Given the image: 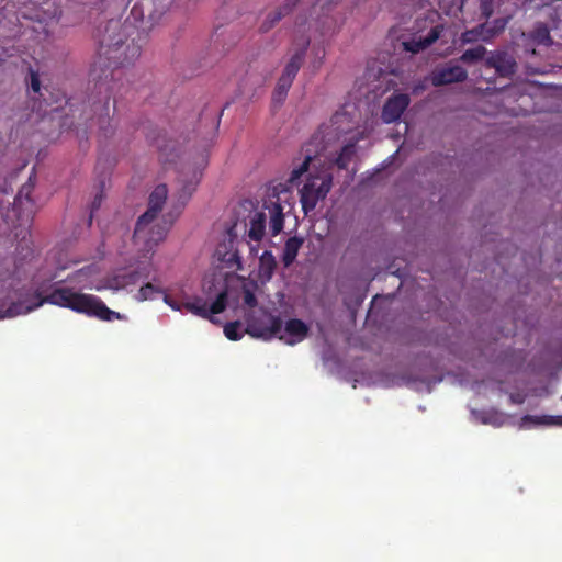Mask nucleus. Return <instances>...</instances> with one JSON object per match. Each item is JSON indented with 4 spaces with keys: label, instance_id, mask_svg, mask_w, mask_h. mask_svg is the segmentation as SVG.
Returning a JSON list of instances; mask_svg holds the SVG:
<instances>
[{
    "label": "nucleus",
    "instance_id": "412c9836",
    "mask_svg": "<svg viewBox=\"0 0 562 562\" xmlns=\"http://www.w3.org/2000/svg\"><path fill=\"white\" fill-rule=\"evenodd\" d=\"M509 19H510L509 16H506V18H497V19H494L493 21L485 20V22L482 23V25L485 26V29H484L485 38H487L490 42L494 37L502 34L505 31V29L509 22Z\"/></svg>",
    "mask_w": 562,
    "mask_h": 562
},
{
    "label": "nucleus",
    "instance_id": "0eeeda50",
    "mask_svg": "<svg viewBox=\"0 0 562 562\" xmlns=\"http://www.w3.org/2000/svg\"><path fill=\"white\" fill-rule=\"evenodd\" d=\"M333 186L330 168L310 172L306 182L300 190V202L305 215L312 212L321 200H324Z\"/></svg>",
    "mask_w": 562,
    "mask_h": 562
},
{
    "label": "nucleus",
    "instance_id": "dca6fc26",
    "mask_svg": "<svg viewBox=\"0 0 562 562\" xmlns=\"http://www.w3.org/2000/svg\"><path fill=\"white\" fill-rule=\"evenodd\" d=\"M411 99L405 93L392 94L383 105L381 117L384 123H394L398 121L408 108Z\"/></svg>",
    "mask_w": 562,
    "mask_h": 562
},
{
    "label": "nucleus",
    "instance_id": "2eb2a0df",
    "mask_svg": "<svg viewBox=\"0 0 562 562\" xmlns=\"http://www.w3.org/2000/svg\"><path fill=\"white\" fill-rule=\"evenodd\" d=\"M485 66L494 68L499 77H512L517 70L515 58L504 50L492 52L485 58Z\"/></svg>",
    "mask_w": 562,
    "mask_h": 562
},
{
    "label": "nucleus",
    "instance_id": "2f4dec72",
    "mask_svg": "<svg viewBox=\"0 0 562 562\" xmlns=\"http://www.w3.org/2000/svg\"><path fill=\"white\" fill-rule=\"evenodd\" d=\"M140 279L139 271H131L127 273L120 274L115 278V282L117 285L125 286L131 284H136Z\"/></svg>",
    "mask_w": 562,
    "mask_h": 562
},
{
    "label": "nucleus",
    "instance_id": "7ed1b4c3",
    "mask_svg": "<svg viewBox=\"0 0 562 562\" xmlns=\"http://www.w3.org/2000/svg\"><path fill=\"white\" fill-rule=\"evenodd\" d=\"M60 15V0H3L0 8V61H3L2 55H13V47L7 46L5 42L24 33L20 18L47 24Z\"/></svg>",
    "mask_w": 562,
    "mask_h": 562
},
{
    "label": "nucleus",
    "instance_id": "f3484780",
    "mask_svg": "<svg viewBox=\"0 0 562 562\" xmlns=\"http://www.w3.org/2000/svg\"><path fill=\"white\" fill-rule=\"evenodd\" d=\"M443 24H437L430 29L426 36L413 37L403 42V48L412 54H417L432 45L443 32Z\"/></svg>",
    "mask_w": 562,
    "mask_h": 562
},
{
    "label": "nucleus",
    "instance_id": "4468645a",
    "mask_svg": "<svg viewBox=\"0 0 562 562\" xmlns=\"http://www.w3.org/2000/svg\"><path fill=\"white\" fill-rule=\"evenodd\" d=\"M310 42V37L305 34L295 36L292 44L294 53L291 56L289 63L285 65L282 76L294 80L302 66Z\"/></svg>",
    "mask_w": 562,
    "mask_h": 562
},
{
    "label": "nucleus",
    "instance_id": "cd10ccee",
    "mask_svg": "<svg viewBox=\"0 0 562 562\" xmlns=\"http://www.w3.org/2000/svg\"><path fill=\"white\" fill-rule=\"evenodd\" d=\"M29 92H33L38 97H42V83L40 75L32 67H29V76L25 79Z\"/></svg>",
    "mask_w": 562,
    "mask_h": 562
},
{
    "label": "nucleus",
    "instance_id": "c9c22d12",
    "mask_svg": "<svg viewBox=\"0 0 562 562\" xmlns=\"http://www.w3.org/2000/svg\"><path fill=\"white\" fill-rule=\"evenodd\" d=\"M243 300L244 304L250 308L257 306L258 304L255 293L248 288H244L243 290Z\"/></svg>",
    "mask_w": 562,
    "mask_h": 562
},
{
    "label": "nucleus",
    "instance_id": "7c9ffc66",
    "mask_svg": "<svg viewBox=\"0 0 562 562\" xmlns=\"http://www.w3.org/2000/svg\"><path fill=\"white\" fill-rule=\"evenodd\" d=\"M162 292H164V291H162L160 288H158V286L154 285V284H153V283H150V282H147L146 284H144V285L138 290V292H137V294H136V299H137V301L143 302V301H147V300L153 299V295H154L155 293H162Z\"/></svg>",
    "mask_w": 562,
    "mask_h": 562
},
{
    "label": "nucleus",
    "instance_id": "6e6552de",
    "mask_svg": "<svg viewBox=\"0 0 562 562\" xmlns=\"http://www.w3.org/2000/svg\"><path fill=\"white\" fill-rule=\"evenodd\" d=\"M13 272L7 259L0 260V319L30 312L18 299L14 288Z\"/></svg>",
    "mask_w": 562,
    "mask_h": 562
},
{
    "label": "nucleus",
    "instance_id": "a19ab883",
    "mask_svg": "<svg viewBox=\"0 0 562 562\" xmlns=\"http://www.w3.org/2000/svg\"><path fill=\"white\" fill-rule=\"evenodd\" d=\"M136 271L140 272V279H147L150 276V267L148 266H139Z\"/></svg>",
    "mask_w": 562,
    "mask_h": 562
},
{
    "label": "nucleus",
    "instance_id": "20e7f679",
    "mask_svg": "<svg viewBox=\"0 0 562 562\" xmlns=\"http://www.w3.org/2000/svg\"><path fill=\"white\" fill-rule=\"evenodd\" d=\"M34 179L35 176L31 175L27 182L21 187L14 198L12 207L4 210L2 205L0 206L1 216L7 223L8 228L14 234L15 238H20L19 247H21L23 251L25 250L23 255L24 259L32 256L33 252L29 237L31 235L30 227L35 214V203L31 199L35 187Z\"/></svg>",
    "mask_w": 562,
    "mask_h": 562
},
{
    "label": "nucleus",
    "instance_id": "37998d69",
    "mask_svg": "<svg viewBox=\"0 0 562 562\" xmlns=\"http://www.w3.org/2000/svg\"><path fill=\"white\" fill-rule=\"evenodd\" d=\"M137 10H138V4H137V3H135V4L133 5V8H132L131 13H132L133 15H136Z\"/></svg>",
    "mask_w": 562,
    "mask_h": 562
},
{
    "label": "nucleus",
    "instance_id": "ea45409f",
    "mask_svg": "<svg viewBox=\"0 0 562 562\" xmlns=\"http://www.w3.org/2000/svg\"><path fill=\"white\" fill-rule=\"evenodd\" d=\"M101 202H102V193H99L98 195H95L93 202H92V205H91V214L93 213L94 210H98L101 205ZM92 220V215L90 216V221Z\"/></svg>",
    "mask_w": 562,
    "mask_h": 562
},
{
    "label": "nucleus",
    "instance_id": "72a5a7b5",
    "mask_svg": "<svg viewBox=\"0 0 562 562\" xmlns=\"http://www.w3.org/2000/svg\"><path fill=\"white\" fill-rule=\"evenodd\" d=\"M496 4L497 0H480V16L482 19L488 20L493 15Z\"/></svg>",
    "mask_w": 562,
    "mask_h": 562
},
{
    "label": "nucleus",
    "instance_id": "1a4fd4ad",
    "mask_svg": "<svg viewBox=\"0 0 562 562\" xmlns=\"http://www.w3.org/2000/svg\"><path fill=\"white\" fill-rule=\"evenodd\" d=\"M331 4L348 5L347 0H286L285 3L274 12L269 13L260 25V31L266 33L270 31L282 18L290 14L294 9L300 11L310 10V15L317 14L318 10L325 14L329 11Z\"/></svg>",
    "mask_w": 562,
    "mask_h": 562
},
{
    "label": "nucleus",
    "instance_id": "a211bd4d",
    "mask_svg": "<svg viewBox=\"0 0 562 562\" xmlns=\"http://www.w3.org/2000/svg\"><path fill=\"white\" fill-rule=\"evenodd\" d=\"M308 326L299 318L289 319L284 325V334L289 336L285 338L288 345H295L303 341L308 335Z\"/></svg>",
    "mask_w": 562,
    "mask_h": 562
},
{
    "label": "nucleus",
    "instance_id": "f03ea898",
    "mask_svg": "<svg viewBox=\"0 0 562 562\" xmlns=\"http://www.w3.org/2000/svg\"><path fill=\"white\" fill-rule=\"evenodd\" d=\"M193 190L194 187L191 184L184 186L180 195V199H182L181 205L158 218V214L168 196V188L166 184H158L154 189L149 195L148 209L138 217L133 235L134 243L143 257L151 256L159 243L165 240Z\"/></svg>",
    "mask_w": 562,
    "mask_h": 562
},
{
    "label": "nucleus",
    "instance_id": "4be33fe9",
    "mask_svg": "<svg viewBox=\"0 0 562 562\" xmlns=\"http://www.w3.org/2000/svg\"><path fill=\"white\" fill-rule=\"evenodd\" d=\"M266 213L257 212L250 221V228L248 236L251 240L259 241L265 235L266 227Z\"/></svg>",
    "mask_w": 562,
    "mask_h": 562
},
{
    "label": "nucleus",
    "instance_id": "473e14b6",
    "mask_svg": "<svg viewBox=\"0 0 562 562\" xmlns=\"http://www.w3.org/2000/svg\"><path fill=\"white\" fill-rule=\"evenodd\" d=\"M224 334L229 340H239L243 337L240 333V323L239 322H231L224 326Z\"/></svg>",
    "mask_w": 562,
    "mask_h": 562
},
{
    "label": "nucleus",
    "instance_id": "5701e85b",
    "mask_svg": "<svg viewBox=\"0 0 562 562\" xmlns=\"http://www.w3.org/2000/svg\"><path fill=\"white\" fill-rule=\"evenodd\" d=\"M277 268V261L271 251L265 250L262 255L259 258V271L260 274L266 278L270 279Z\"/></svg>",
    "mask_w": 562,
    "mask_h": 562
},
{
    "label": "nucleus",
    "instance_id": "b1692460",
    "mask_svg": "<svg viewBox=\"0 0 562 562\" xmlns=\"http://www.w3.org/2000/svg\"><path fill=\"white\" fill-rule=\"evenodd\" d=\"M355 155L356 143H349L341 148L339 155L335 158L333 164L336 165L338 169H347Z\"/></svg>",
    "mask_w": 562,
    "mask_h": 562
},
{
    "label": "nucleus",
    "instance_id": "4c0bfd02",
    "mask_svg": "<svg viewBox=\"0 0 562 562\" xmlns=\"http://www.w3.org/2000/svg\"><path fill=\"white\" fill-rule=\"evenodd\" d=\"M88 272H89V268L79 269L74 274L68 276L65 281L80 282V277L83 276V274L87 276Z\"/></svg>",
    "mask_w": 562,
    "mask_h": 562
},
{
    "label": "nucleus",
    "instance_id": "393cba45",
    "mask_svg": "<svg viewBox=\"0 0 562 562\" xmlns=\"http://www.w3.org/2000/svg\"><path fill=\"white\" fill-rule=\"evenodd\" d=\"M529 37L538 45L551 46L553 43L550 30L544 23L538 24Z\"/></svg>",
    "mask_w": 562,
    "mask_h": 562
},
{
    "label": "nucleus",
    "instance_id": "ddd939ff",
    "mask_svg": "<svg viewBox=\"0 0 562 562\" xmlns=\"http://www.w3.org/2000/svg\"><path fill=\"white\" fill-rule=\"evenodd\" d=\"M468 78L467 70L460 65L447 64L435 68L430 74V81L434 87H441L450 83L463 82Z\"/></svg>",
    "mask_w": 562,
    "mask_h": 562
},
{
    "label": "nucleus",
    "instance_id": "f257e3e1",
    "mask_svg": "<svg viewBox=\"0 0 562 562\" xmlns=\"http://www.w3.org/2000/svg\"><path fill=\"white\" fill-rule=\"evenodd\" d=\"M121 25L119 21L110 20L104 27V34H97L99 42L98 57L92 64L90 76L95 82V89L99 93L104 89L106 92L104 109L106 117L109 119V91L112 87L109 86V78H114V71L127 65L133 64L142 53L140 45L136 44L134 40L131 43L124 41V34L120 32Z\"/></svg>",
    "mask_w": 562,
    "mask_h": 562
},
{
    "label": "nucleus",
    "instance_id": "f8f14e48",
    "mask_svg": "<svg viewBox=\"0 0 562 562\" xmlns=\"http://www.w3.org/2000/svg\"><path fill=\"white\" fill-rule=\"evenodd\" d=\"M234 226L229 227L224 239L216 246L215 258L224 265V267L235 270L243 268L241 259L236 249L237 235L234 233Z\"/></svg>",
    "mask_w": 562,
    "mask_h": 562
},
{
    "label": "nucleus",
    "instance_id": "c85d7f7f",
    "mask_svg": "<svg viewBox=\"0 0 562 562\" xmlns=\"http://www.w3.org/2000/svg\"><path fill=\"white\" fill-rule=\"evenodd\" d=\"M292 82H293L292 79L281 75V77L279 78V80L277 82L273 99L276 101H283L288 94V91L290 90V88L292 86Z\"/></svg>",
    "mask_w": 562,
    "mask_h": 562
},
{
    "label": "nucleus",
    "instance_id": "e433bc0d",
    "mask_svg": "<svg viewBox=\"0 0 562 562\" xmlns=\"http://www.w3.org/2000/svg\"><path fill=\"white\" fill-rule=\"evenodd\" d=\"M164 302L169 305L173 311L182 312L183 303H178L176 300H173L170 295L165 294L164 295Z\"/></svg>",
    "mask_w": 562,
    "mask_h": 562
},
{
    "label": "nucleus",
    "instance_id": "79ce46f5",
    "mask_svg": "<svg viewBox=\"0 0 562 562\" xmlns=\"http://www.w3.org/2000/svg\"><path fill=\"white\" fill-rule=\"evenodd\" d=\"M104 121H105V119L103 116H100L98 119V123L100 125V128L104 131V135L106 136L108 135L106 127L103 126Z\"/></svg>",
    "mask_w": 562,
    "mask_h": 562
},
{
    "label": "nucleus",
    "instance_id": "39448f33",
    "mask_svg": "<svg viewBox=\"0 0 562 562\" xmlns=\"http://www.w3.org/2000/svg\"><path fill=\"white\" fill-rule=\"evenodd\" d=\"M49 303L74 312L94 316L101 321L120 319V313L110 310L103 301L92 294L78 293L69 288H54L47 295L41 299L36 306Z\"/></svg>",
    "mask_w": 562,
    "mask_h": 562
},
{
    "label": "nucleus",
    "instance_id": "a878e982",
    "mask_svg": "<svg viewBox=\"0 0 562 562\" xmlns=\"http://www.w3.org/2000/svg\"><path fill=\"white\" fill-rule=\"evenodd\" d=\"M484 29H485V26L482 25V23H480L479 25L474 26L473 29L464 31L460 36L461 43L462 44H471V43H475L477 41L488 42V40L485 38Z\"/></svg>",
    "mask_w": 562,
    "mask_h": 562
},
{
    "label": "nucleus",
    "instance_id": "9d476101",
    "mask_svg": "<svg viewBox=\"0 0 562 562\" xmlns=\"http://www.w3.org/2000/svg\"><path fill=\"white\" fill-rule=\"evenodd\" d=\"M325 150V135L323 131L319 130L315 132L311 139L302 146L301 154L304 159L297 167L293 168L288 179V183L292 187L299 186L301 177L308 172L311 162H313Z\"/></svg>",
    "mask_w": 562,
    "mask_h": 562
},
{
    "label": "nucleus",
    "instance_id": "423d86ee",
    "mask_svg": "<svg viewBox=\"0 0 562 562\" xmlns=\"http://www.w3.org/2000/svg\"><path fill=\"white\" fill-rule=\"evenodd\" d=\"M203 291L207 296L215 294V301L209 306L206 300L201 296H193L183 303V308L199 317L213 321L212 315L223 313L227 306L228 290L225 281L212 277L204 279Z\"/></svg>",
    "mask_w": 562,
    "mask_h": 562
},
{
    "label": "nucleus",
    "instance_id": "6ab92c4d",
    "mask_svg": "<svg viewBox=\"0 0 562 562\" xmlns=\"http://www.w3.org/2000/svg\"><path fill=\"white\" fill-rule=\"evenodd\" d=\"M265 207L269 211L271 234L277 236L284 225L283 209L279 203V198H277V201L271 200L270 205L265 204Z\"/></svg>",
    "mask_w": 562,
    "mask_h": 562
},
{
    "label": "nucleus",
    "instance_id": "c756f323",
    "mask_svg": "<svg viewBox=\"0 0 562 562\" xmlns=\"http://www.w3.org/2000/svg\"><path fill=\"white\" fill-rule=\"evenodd\" d=\"M157 147L160 153V159L164 164H171L175 161V158L179 156L178 149L175 147L173 143L160 145L157 144Z\"/></svg>",
    "mask_w": 562,
    "mask_h": 562
},
{
    "label": "nucleus",
    "instance_id": "9b49d317",
    "mask_svg": "<svg viewBox=\"0 0 562 562\" xmlns=\"http://www.w3.org/2000/svg\"><path fill=\"white\" fill-rule=\"evenodd\" d=\"M283 322L280 316L265 312L260 317H251L247 321L246 331L256 338L271 340L278 337L284 339L282 334Z\"/></svg>",
    "mask_w": 562,
    "mask_h": 562
},
{
    "label": "nucleus",
    "instance_id": "58836bf2",
    "mask_svg": "<svg viewBox=\"0 0 562 562\" xmlns=\"http://www.w3.org/2000/svg\"><path fill=\"white\" fill-rule=\"evenodd\" d=\"M307 22V18L305 14H299L297 18H296V21H295V25H296V29H297V33L301 32V30L305 26Z\"/></svg>",
    "mask_w": 562,
    "mask_h": 562
},
{
    "label": "nucleus",
    "instance_id": "bb28decb",
    "mask_svg": "<svg viewBox=\"0 0 562 562\" xmlns=\"http://www.w3.org/2000/svg\"><path fill=\"white\" fill-rule=\"evenodd\" d=\"M486 48L482 45H479L476 47L467 49L461 56L460 61L464 64H474L482 59H484V56L486 54Z\"/></svg>",
    "mask_w": 562,
    "mask_h": 562
},
{
    "label": "nucleus",
    "instance_id": "f704fd0d",
    "mask_svg": "<svg viewBox=\"0 0 562 562\" xmlns=\"http://www.w3.org/2000/svg\"><path fill=\"white\" fill-rule=\"evenodd\" d=\"M525 420H531L536 424H546V425H562V417L561 416H542V417H533V416H526Z\"/></svg>",
    "mask_w": 562,
    "mask_h": 562
},
{
    "label": "nucleus",
    "instance_id": "aec40b11",
    "mask_svg": "<svg viewBox=\"0 0 562 562\" xmlns=\"http://www.w3.org/2000/svg\"><path fill=\"white\" fill-rule=\"evenodd\" d=\"M302 245H303V239L300 237H296V236L290 237L285 241V245L283 248V254H282V262H283L284 267H290L294 262Z\"/></svg>",
    "mask_w": 562,
    "mask_h": 562
}]
</instances>
